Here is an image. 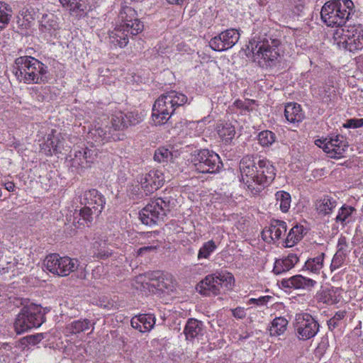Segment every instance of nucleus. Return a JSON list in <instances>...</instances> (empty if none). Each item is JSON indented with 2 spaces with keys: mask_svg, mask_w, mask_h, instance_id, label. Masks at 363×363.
<instances>
[{
  "mask_svg": "<svg viewBox=\"0 0 363 363\" xmlns=\"http://www.w3.org/2000/svg\"><path fill=\"white\" fill-rule=\"evenodd\" d=\"M240 34L238 30L227 29L209 41L211 48L217 52H223L233 48L239 40Z\"/></svg>",
  "mask_w": 363,
  "mask_h": 363,
  "instance_id": "nucleus-14",
  "label": "nucleus"
},
{
  "mask_svg": "<svg viewBox=\"0 0 363 363\" xmlns=\"http://www.w3.org/2000/svg\"><path fill=\"white\" fill-rule=\"evenodd\" d=\"M80 203L94 209L95 213H101L104 208L106 199L96 189L85 191L80 198Z\"/></svg>",
  "mask_w": 363,
  "mask_h": 363,
  "instance_id": "nucleus-20",
  "label": "nucleus"
},
{
  "mask_svg": "<svg viewBox=\"0 0 363 363\" xmlns=\"http://www.w3.org/2000/svg\"><path fill=\"white\" fill-rule=\"evenodd\" d=\"M203 323L194 318H189L185 325L184 333L187 340H191L203 336Z\"/></svg>",
  "mask_w": 363,
  "mask_h": 363,
  "instance_id": "nucleus-24",
  "label": "nucleus"
},
{
  "mask_svg": "<svg viewBox=\"0 0 363 363\" xmlns=\"http://www.w3.org/2000/svg\"><path fill=\"white\" fill-rule=\"evenodd\" d=\"M334 44L339 48L354 52L363 48V27L352 25L337 28L333 33Z\"/></svg>",
  "mask_w": 363,
  "mask_h": 363,
  "instance_id": "nucleus-7",
  "label": "nucleus"
},
{
  "mask_svg": "<svg viewBox=\"0 0 363 363\" xmlns=\"http://www.w3.org/2000/svg\"><path fill=\"white\" fill-rule=\"evenodd\" d=\"M4 254V247L2 242L0 241V257H2Z\"/></svg>",
  "mask_w": 363,
  "mask_h": 363,
  "instance_id": "nucleus-62",
  "label": "nucleus"
},
{
  "mask_svg": "<svg viewBox=\"0 0 363 363\" xmlns=\"http://www.w3.org/2000/svg\"><path fill=\"white\" fill-rule=\"evenodd\" d=\"M164 181L165 177L162 169H152L138 178V182L140 183L146 195L160 189L164 184Z\"/></svg>",
  "mask_w": 363,
  "mask_h": 363,
  "instance_id": "nucleus-17",
  "label": "nucleus"
},
{
  "mask_svg": "<svg viewBox=\"0 0 363 363\" xmlns=\"http://www.w3.org/2000/svg\"><path fill=\"white\" fill-rule=\"evenodd\" d=\"M359 262L363 267V252L362 253L361 256L359 258Z\"/></svg>",
  "mask_w": 363,
  "mask_h": 363,
  "instance_id": "nucleus-63",
  "label": "nucleus"
},
{
  "mask_svg": "<svg viewBox=\"0 0 363 363\" xmlns=\"http://www.w3.org/2000/svg\"><path fill=\"white\" fill-rule=\"evenodd\" d=\"M172 157L171 152L165 147H160L155 150L154 160L158 162H167Z\"/></svg>",
  "mask_w": 363,
  "mask_h": 363,
  "instance_id": "nucleus-48",
  "label": "nucleus"
},
{
  "mask_svg": "<svg viewBox=\"0 0 363 363\" xmlns=\"http://www.w3.org/2000/svg\"><path fill=\"white\" fill-rule=\"evenodd\" d=\"M16 264H17V262H16V261H15L14 262H7V264H9V265H11V264H12L13 266H14V265H16Z\"/></svg>",
  "mask_w": 363,
  "mask_h": 363,
  "instance_id": "nucleus-64",
  "label": "nucleus"
},
{
  "mask_svg": "<svg viewBox=\"0 0 363 363\" xmlns=\"http://www.w3.org/2000/svg\"><path fill=\"white\" fill-rule=\"evenodd\" d=\"M351 251V247L345 236H340L337 241V252L348 256Z\"/></svg>",
  "mask_w": 363,
  "mask_h": 363,
  "instance_id": "nucleus-49",
  "label": "nucleus"
},
{
  "mask_svg": "<svg viewBox=\"0 0 363 363\" xmlns=\"http://www.w3.org/2000/svg\"><path fill=\"white\" fill-rule=\"evenodd\" d=\"M337 201L335 199L325 196L320 200L317 201L315 203V208L319 214L325 216L332 213L333 210L335 208Z\"/></svg>",
  "mask_w": 363,
  "mask_h": 363,
  "instance_id": "nucleus-34",
  "label": "nucleus"
},
{
  "mask_svg": "<svg viewBox=\"0 0 363 363\" xmlns=\"http://www.w3.org/2000/svg\"><path fill=\"white\" fill-rule=\"evenodd\" d=\"M157 249L155 246L150 245V246H145L143 247L139 248L136 253L138 256H142L146 253H149L151 252L155 251Z\"/></svg>",
  "mask_w": 363,
  "mask_h": 363,
  "instance_id": "nucleus-55",
  "label": "nucleus"
},
{
  "mask_svg": "<svg viewBox=\"0 0 363 363\" xmlns=\"http://www.w3.org/2000/svg\"><path fill=\"white\" fill-rule=\"evenodd\" d=\"M280 41L266 35H255L250 40L247 50L253 55L262 67H272L277 64L280 57Z\"/></svg>",
  "mask_w": 363,
  "mask_h": 363,
  "instance_id": "nucleus-4",
  "label": "nucleus"
},
{
  "mask_svg": "<svg viewBox=\"0 0 363 363\" xmlns=\"http://www.w3.org/2000/svg\"><path fill=\"white\" fill-rule=\"evenodd\" d=\"M304 230V227L300 225H296L291 228L284 241V247H291L294 246L303 238Z\"/></svg>",
  "mask_w": 363,
  "mask_h": 363,
  "instance_id": "nucleus-30",
  "label": "nucleus"
},
{
  "mask_svg": "<svg viewBox=\"0 0 363 363\" xmlns=\"http://www.w3.org/2000/svg\"><path fill=\"white\" fill-rule=\"evenodd\" d=\"M287 230L286 223L273 219L270 221L269 225L266 227L262 232V236L264 240L274 242L280 240L282 235H285Z\"/></svg>",
  "mask_w": 363,
  "mask_h": 363,
  "instance_id": "nucleus-21",
  "label": "nucleus"
},
{
  "mask_svg": "<svg viewBox=\"0 0 363 363\" xmlns=\"http://www.w3.org/2000/svg\"><path fill=\"white\" fill-rule=\"evenodd\" d=\"M111 123V126L110 127L112 131L115 133H120V130L124 129V124H125V123L123 121L121 111L116 112L115 114L112 115Z\"/></svg>",
  "mask_w": 363,
  "mask_h": 363,
  "instance_id": "nucleus-46",
  "label": "nucleus"
},
{
  "mask_svg": "<svg viewBox=\"0 0 363 363\" xmlns=\"http://www.w3.org/2000/svg\"><path fill=\"white\" fill-rule=\"evenodd\" d=\"M62 6L71 11H83L85 9L82 0H60Z\"/></svg>",
  "mask_w": 363,
  "mask_h": 363,
  "instance_id": "nucleus-44",
  "label": "nucleus"
},
{
  "mask_svg": "<svg viewBox=\"0 0 363 363\" xmlns=\"http://www.w3.org/2000/svg\"><path fill=\"white\" fill-rule=\"evenodd\" d=\"M169 201L157 198L150 202L140 212V218L143 224L152 225L163 220L169 211Z\"/></svg>",
  "mask_w": 363,
  "mask_h": 363,
  "instance_id": "nucleus-11",
  "label": "nucleus"
},
{
  "mask_svg": "<svg viewBox=\"0 0 363 363\" xmlns=\"http://www.w3.org/2000/svg\"><path fill=\"white\" fill-rule=\"evenodd\" d=\"M298 261L299 257L296 254L289 253L287 256L281 259H276L274 264L273 272L277 275L286 272L294 267Z\"/></svg>",
  "mask_w": 363,
  "mask_h": 363,
  "instance_id": "nucleus-23",
  "label": "nucleus"
},
{
  "mask_svg": "<svg viewBox=\"0 0 363 363\" xmlns=\"http://www.w3.org/2000/svg\"><path fill=\"white\" fill-rule=\"evenodd\" d=\"M257 139L262 146L269 147L275 142L276 135L270 130H263L259 133Z\"/></svg>",
  "mask_w": 363,
  "mask_h": 363,
  "instance_id": "nucleus-43",
  "label": "nucleus"
},
{
  "mask_svg": "<svg viewBox=\"0 0 363 363\" xmlns=\"http://www.w3.org/2000/svg\"><path fill=\"white\" fill-rule=\"evenodd\" d=\"M325 257V253L321 252L315 257L308 258L305 262L303 269L314 275H319L324 266Z\"/></svg>",
  "mask_w": 363,
  "mask_h": 363,
  "instance_id": "nucleus-29",
  "label": "nucleus"
},
{
  "mask_svg": "<svg viewBox=\"0 0 363 363\" xmlns=\"http://www.w3.org/2000/svg\"><path fill=\"white\" fill-rule=\"evenodd\" d=\"M271 298L272 297L270 296H263L258 298H250L249 300V303L262 306H265Z\"/></svg>",
  "mask_w": 363,
  "mask_h": 363,
  "instance_id": "nucleus-53",
  "label": "nucleus"
},
{
  "mask_svg": "<svg viewBox=\"0 0 363 363\" xmlns=\"http://www.w3.org/2000/svg\"><path fill=\"white\" fill-rule=\"evenodd\" d=\"M121 115L123 116V121H124L125 123V124H124V129H125L129 126L128 123L127 121V120H128L127 113H124V112L121 111Z\"/></svg>",
  "mask_w": 363,
  "mask_h": 363,
  "instance_id": "nucleus-60",
  "label": "nucleus"
},
{
  "mask_svg": "<svg viewBox=\"0 0 363 363\" xmlns=\"http://www.w3.org/2000/svg\"><path fill=\"white\" fill-rule=\"evenodd\" d=\"M128 125H134L140 121V117L138 113L127 112Z\"/></svg>",
  "mask_w": 363,
  "mask_h": 363,
  "instance_id": "nucleus-54",
  "label": "nucleus"
},
{
  "mask_svg": "<svg viewBox=\"0 0 363 363\" xmlns=\"http://www.w3.org/2000/svg\"><path fill=\"white\" fill-rule=\"evenodd\" d=\"M342 289L337 287H330L323 289L318 295L320 302L328 305H333L340 301Z\"/></svg>",
  "mask_w": 363,
  "mask_h": 363,
  "instance_id": "nucleus-25",
  "label": "nucleus"
},
{
  "mask_svg": "<svg viewBox=\"0 0 363 363\" xmlns=\"http://www.w3.org/2000/svg\"><path fill=\"white\" fill-rule=\"evenodd\" d=\"M96 304L101 308L106 309L115 308L117 306L116 301L107 296H102L99 298Z\"/></svg>",
  "mask_w": 363,
  "mask_h": 363,
  "instance_id": "nucleus-50",
  "label": "nucleus"
},
{
  "mask_svg": "<svg viewBox=\"0 0 363 363\" xmlns=\"http://www.w3.org/2000/svg\"><path fill=\"white\" fill-rule=\"evenodd\" d=\"M100 214L101 213H95L94 209L87 206H84V207L79 211L80 219L83 220L87 225L91 224L94 218H97Z\"/></svg>",
  "mask_w": 363,
  "mask_h": 363,
  "instance_id": "nucleus-40",
  "label": "nucleus"
},
{
  "mask_svg": "<svg viewBox=\"0 0 363 363\" xmlns=\"http://www.w3.org/2000/svg\"><path fill=\"white\" fill-rule=\"evenodd\" d=\"M316 284L317 281L315 280L301 274H296L281 281V285L283 288L294 290L311 291Z\"/></svg>",
  "mask_w": 363,
  "mask_h": 363,
  "instance_id": "nucleus-19",
  "label": "nucleus"
},
{
  "mask_svg": "<svg viewBox=\"0 0 363 363\" xmlns=\"http://www.w3.org/2000/svg\"><path fill=\"white\" fill-rule=\"evenodd\" d=\"M92 324L88 319H83L72 322L67 325L66 330L71 334L77 335L89 330Z\"/></svg>",
  "mask_w": 363,
  "mask_h": 363,
  "instance_id": "nucleus-35",
  "label": "nucleus"
},
{
  "mask_svg": "<svg viewBox=\"0 0 363 363\" xmlns=\"http://www.w3.org/2000/svg\"><path fill=\"white\" fill-rule=\"evenodd\" d=\"M97 154L98 150L94 146L75 150L74 157L71 160L72 166L82 169L87 168L94 162Z\"/></svg>",
  "mask_w": 363,
  "mask_h": 363,
  "instance_id": "nucleus-18",
  "label": "nucleus"
},
{
  "mask_svg": "<svg viewBox=\"0 0 363 363\" xmlns=\"http://www.w3.org/2000/svg\"><path fill=\"white\" fill-rule=\"evenodd\" d=\"M276 205H279L283 213L289 211L291 207V197L289 193L285 191H278L275 194Z\"/></svg>",
  "mask_w": 363,
  "mask_h": 363,
  "instance_id": "nucleus-36",
  "label": "nucleus"
},
{
  "mask_svg": "<svg viewBox=\"0 0 363 363\" xmlns=\"http://www.w3.org/2000/svg\"><path fill=\"white\" fill-rule=\"evenodd\" d=\"M316 145L321 147L331 158L343 157L348 147L346 140L342 135L325 138L323 140H317Z\"/></svg>",
  "mask_w": 363,
  "mask_h": 363,
  "instance_id": "nucleus-15",
  "label": "nucleus"
},
{
  "mask_svg": "<svg viewBox=\"0 0 363 363\" xmlns=\"http://www.w3.org/2000/svg\"><path fill=\"white\" fill-rule=\"evenodd\" d=\"M46 269L53 274L67 277L74 272L79 266L78 261L69 257H60L54 253L48 255L45 259Z\"/></svg>",
  "mask_w": 363,
  "mask_h": 363,
  "instance_id": "nucleus-12",
  "label": "nucleus"
},
{
  "mask_svg": "<svg viewBox=\"0 0 363 363\" xmlns=\"http://www.w3.org/2000/svg\"><path fill=\"white\" fill-rule=\"evenodd\" d=\"M45 314L42 307L36 304L23 307L13 323L16 333L20 335L40 327L45 321Z\"/></svg>",
  "mask_w": 363,
  "mask_h": 363,
  "instance_id": "nucleus-8",
  "label": "nucleus"
},
{
  "mask_svg": "<svg viewBox=\"0 0 363 363\" xmlns=\"http://www.w3.org/2000/svg\"><path fill=\"white\" fill-rule=\"evenodd\" d=\"M94 239H96L93 243V248L95 250L94 255L104 259L112 255V250L106 247L108 240L106 236H99Z\"/></svg>",
  "mask_w": 363,
  "mask_h": 363,
  "instance_id": "nucleus-31",
  "label": "nucleus"
},
{
  "mask_svg": "<svg viewBox=\"0 0 363 363\" xmlns=\"http://www.w3.org/2000/svg\"><path fill=\"white\" fill-rule=\"evenodd\" d=\"M296 337L301 341L313 338L319 332L318 321L310 313L299 312L296 313L293 322Z\"/></svg>",
  "mask_w": 363,
  "mask_h": 363,
  "instance_id": "nucleus-10",
  "label": "nucleus"
},
{
  "mask_svg": "<svg viewBox=\"0 0 363 363\" xmlns=\"http://www.w3.org/2000/svg\"><path fill=\"white\" fill-rule=\"evenodd\" d=\"M355 208L344 204L338 211L335 221L340 223L343 227L355 220Z\"/></svg>",
  "mask_w": 363,
  "mask_h": 363,
  "instance_id": "nucleus-28",
  "label": "nucleus"
},
{
  "mask_svg": "<svg viewBox=\"0 0 363 363\" xmlns=\"http://www.w3.org/2000/svg\"><path fill=\"white\" fill-rule=\"evenodd\" d=\"M284 116L289 123H300L304 118V113L301 105L297 103H289L285 106Z\"/></svg>",
  "mask_w": 363,
  "mask_h": 363,
  "instance_id": "nucleus-26",
  "label": "nucleus"
},
{
  "mask_svg": "<svg viewBox=\"0 0 363 363\" xmlns=\"http://www.w3.org/2000/svg\"><path fill=\"white\" fill-rule=\"evenodd\" d=\"M216 130L219 137L225 143H229L231 142L235 135V128L234 125L228 122L218 123Z\"/></svg>",
  "mask_w": 363,
  "mask_h": 363,
  "instance_id": "nucleus-32",
  "label": "nucleus"
},
{
  "mask_svg": "<svg viewBox=\"0 0 363 363\" xmlns=\"http://www.w3.org/2000/svg\"><path fill=\"white\" fill-rule=\"evenodd\" d=\"M44 338L43 333H38L35 335H31L28 337L29 342L33 344H37L40 342Z\"/></svg>",
  "mask_w": 363,
  "mask_h": 363,
  "instance_id": "nucleus-57",
  "label": "nucleus"
},
{
  "mask_svg": "<svg viewBox=\"0 0 363 363\" xmlns=\"http://www.w3.org/2000/svg\"><path fill=\"white\" fill-rule=\"evenodd\" d=\"M239 168L241 181L253 195L268 186L276 176V169L269 160L252 155L242 158Z\"/></svg>",
  "mask_w": 363,
  "mask_h": 363,
  "instance_id": "nucleus-1",
  "label": "nucleus"
},
{
  "mask_svg": "<svg viewBox=\"0 0 363 363\" xmlns=\"http://www.w3.org/2000/svg\"><path fill=\"white\" fill-rule=\"evenodd\" d=\"M255 101L252 99H236L233 105L232 108L235 107L241 111L242 113H249L254 109L253 106L255 104Z\"/></svg>",
  "mask_w": 363,
  "mask_h": 363,
  "instance_id": "nucleus-42",
  "label": "nucleus"
},
{
  "mask_svg": "<svg viewBox=\"0 0 363 363\" xmlns=\"http://www.w3.org/2000/svg\"><path fill=\"white\" fill-rule=\"evenodd\" d=\"M12 14L11 8L8 4L0 1V30L9 24Z\"/></svg>",
  "mask_w": 363,
  "mask_h": 363,
  "instance_id": "nucleus-38",
  "label": "nucleus"
},
{
  "mask_svg": "<svg viewBox=\"0 0 363 363\" xmlns=\"http://www.w3.org/2000/svg\"><path fill=\"white\" fill-rule=\"evenodd\" d=\"M232 313L235 318H239V319H242V318H245L246 315L245 311L244 308H242V307H238L235 309H233Z\"/></svg>",
  "mask_w": 363,
  "mask_h": 363,
  "instance_id": "nucleus-56",
  "label": "nucleus"
},
{
  "mask_svg": "<svg viewBox=\"0 0 363 363\" xmlns=\"http://www.w3.org/2000/svg\"><path fill=\"white\" fill-rule=\"evenodd\" d=\"M334 92L335 91L332 83H326L324 85L319 86L317 90V94L319 95V97L325 101H330Z\"/></svg>",
  "mask_w": 363,
  "mask_h": 363,
  "instance_id": "nucleus-45",
  "label": "nucleus"
},
{
  "mask_svg": "<svg viewBox=\"0 0 363 363\" xmlns=\"http://www.w3.org/2000/svg\"><path fill=\"white\" fill-rule=\"evenodd\" d=\"M156 318L154 314H139L132 318L131 326L141 333L150 331L155 326Z\"/></svg>",
  "mask_w": 363,
  "mask_h": 363,
  "instance_id": "nucleus-22",
  "label": "nucleus"
},
{
  "mask_svg": "<svg viewBox=\"0 0 363 363\" xmlns=\"http://www.w3.org/2000/svg\"><path fill=\"white\" fill-rule=\"evenodd\" d=\"M328 347V340H322L320 343H319L318 346L316 348V353L323 354L327 347Z\"/></svg>",
  "mask_w": 363,
  "mask_h": 363,
  "instance_id": "nucleus-58",
  "label": "nucleus"
},
{
  "mask_svg": "<svg viewBox=\"0 0 363 363\" xmlns=\"http://www.w3.org/2000/svg\"><path fill=\"white\" fill-rule=\"evenodd\" d=\"M187 101V96L177 91H170L161 95L153 104L152 117L154 123L156 125L166 123L176 108Z\"/></svg>",
  "mask_w": 363,
  "mask_h": 363,
  "instance_id": "nucleus-5",
  "label": "nucleus"
},
{
  "mask_svg": "<svg viewBox=\"0 0 363 363\" xmlns=\"http://www.w3.org/2000/svg\"><path fill=\"white\" fill-rule=\"evenodd\" d=\"M234 281L233 276L229 272L208 274L197 284L196 290L206 296H216L223 286L230 288Z\"/></svg>",
  "mask_w": 363,
  "mask_h": 363,
  "instance_id": "nucleus-9",
  "label": "nucleus"
},
{
  "mask_svg": "<svg viewBox=\"0 0 363 363\" xmlns=\"http://www.w3.org/2000/svg\"><path fill=\"white\" fill-rule=\"evenodd\" d=\"M354 12L352 0H331L322 7L320 16L328 26L342 28Z\"/></svg>",
  "mask_w": 363,
  "mask_h": 363,
  "instance_id": "nucleus-6",
  "label": "nucleus"
},
{
  "mask_svg": "<svg viewBox=\"0 0 363 363\" xmlns=\"http://www.w3.org/2000/svg\"><path fill=\"white\" fill-rule=\"evenodd\" d=\"M62 148V145L59 136H56L53 133L49 134L47 140L40 145L41 151L48 156H51L53 153L60 152Z\"/></svg>",
  "mask_w": 363,
  "mask_h": 363,
  "instance_id": "nucleus-27",
  "label": "nucleus"
},
{
  "mask_svg": "<svg viewBox=\"0 0 363 363\" xmlns=\"http://www.w3.org/2000/svg\"><path fill=\"white\" fill-rule=\"evenodd\" d=\"M157 287L160 291H172L174 284L171 276L163 275L158 277Z\"/></svg>",
  "mask_w": 363,
  "mask_h": 363,
  "instance_id": "nucleus-47",
  "label": "nucleus"
},
{
  "mask_svg": "<svg viewBox=\"0 0 363 363\" xmlns=\"http://www.w3.org/2000/svg\"><path fill=\"white\" fill-rule=\"evenodd\" d=\"M347 312L345 311H338L334 315L328 320V326L330 330H333L341 326L346 318Z\"/></svg>",
  "mask_w": 363,
  "mask_h": 363,
  "instance_id": "nucleus-41",
  "label": "nucleus"
},
{
  "mask_svg": "<svg viewBox=\"0 0 363 363\" xmlns=\"http://www.w3.org/2000/svg\"><path fill=\"white\" fill-rule=\"evenodd\" d=\"M347 257V256H345L336 252L333 257L330 264L331 271L333 272L341 267L343 265Z\"/></svg>",
  "mask_w": 363,
  "mask_h": 363,
  "instance_id": "nucleus-51",
  "label": "nucleus"
},
{
  "mask_svg": "<svg viewBox=\"0 0 363 363\" xmlns=\"http://www.w3.org/2000/svg\"><path fill=\"white\" fill-rule=\"evenodd\" d=\"M217 249V245L213 240H208L200 247L197 258L198 259H208L211 255Z\"/></svg>",
  "mask_w": 363,
  "mask_h": 363,
  "instance_id": "nucleus-39",
  "label": "nucleus"
},
{
  "mask_svg": "<svg viewBox=\"0 0 363 363\" xmlns=\"http://www.w3.org/2000/svg\"><path fill=\"white\" fill-rule=\"evenodd\" d=\"M363 126V118H350L343 124L345 128H357Z\"/></svg>",
  "mask_w": 363,
  "mask_h": 363,
  "instance_id": "nucleus-52",
  "label": "nucleus"
},
{
  "mask_svg": "<svg viewBox=\"0 0 363 363\" xmlns=\"http://www.w3.org/2000/svg\"><path fill=\"white\" fill-rule=\"evenodd\" d=\"M118 24L110 32L111 43L120 48L125 47L130 36L137 35L144 29L143 23L138 18L132 7L123 6L118 14Z\"/></svg>",
  "mask_w": 363,
  "mask_h": 363,
  "instance_id": "nucleus-2",
  "label": "nucleus"
},
{
  "mask_svg": "<svg viewBox=\"0 0 363 363\" xmlns=\"http://www.w3.org/2000/svg\"><path fill=\"white\" fill-rule=\"evenodd\" d=\"M123 138V134L112 131L108 125L91 127L87 134V139L89 143H94L96 145L104 144L110 141L121 140Z\"/></svg>",
  "mask_w": 363,
  "mask_h": 363,
  "instance_id": "nucleus-16",
  "label": "nucleus"
},
{
  "mask_svg": "<svg viewBox=\"0 0 363 363\" xmlns=\"http://www.w3.org/2000/svg\"><path fill=\"white\" fill-rule=\"evenodd\" d=\"M196 171L200 173L215 174L223 167L219 155L207 149L199 150L194 158Z\"/></svg>",
  "mask_w": 363,
  "mask_h": 363,
  "instance_id": "nucleus-13",
  "label": "nucleus"
},
{
  "mask_svg": "<svg viewBox=\"0 0 363 363\" xmlns=\"http://www.w3.org/2000/svg\"><path fill=\"white\" fill-rule=\"evenodd\" d=\"M40 23V30L50 35L58 28V23L52 13L43 14Z\"/></svg>",
  "mask_w": 363,
  "mask_h": 363,
  "instance_id": "nucleus-33",
  "label": "nucleus"
},
{
  "mask_svg": "<svg viewBox=\"0 0 363 363\" xmlns=\"http://www.w3.org/2000/svg\"><path fill=\"white\" fill-rule=\"evenodd\" d=\"M4 186L5 189L10 192H13L16 188V186L13 182H6L4 183Z\"/></svg>",
  "mask_w": 363,
  "mask_h": 363,
  "instance_id": "nucleus-59",
  "label": "nucleus"
},
{
  "mask_svg": "<svg viewBox=\"0 0 363 363\" xmlns=\"http://www.w3.org/2000/svg\"><path fill=\"white\" fill-rule=\"evenodd\" d=\"M13 73L18 81L27 84H45L49 80L48 67L38 59L28 55L15 60Z\"/></svg>",
  "mask_w": 363,
  "mask_h": 363,
  "instance_id": "nucleus-3",
  "label": "nucleus"
},
{
  "mask_svg": "<svg viewBox=\"0 0 363 363\" xmlns=\"http://www.w3.org/2000/svg\"><path fill=\"white\" fill-rule=\"evenodd\" d=\"M288 325V320L284 317L275 318L271 323L269 333L272 336H278L283 334Z\"/></svg>",
  "mask_w": 363,
  "mask_h": 363,
  "instance_id": "nucleus-37",
  "label": "nucleus"
},
{
  "mask_svg": "<svg viewBox=\"0 0 363 363\" xmlns=\"http://www.w3.org/2000/svg\"><path fill=\"white\" fill-rule=\"evenodd\" d=\"M169 4L182 5L186 0H167Z\"/></svg>",
  "mask_w": 363,
  "mask_h": 363,
  "instance_id": "nucleus-61",
  "label": "nucleus"
}]
</instances>
